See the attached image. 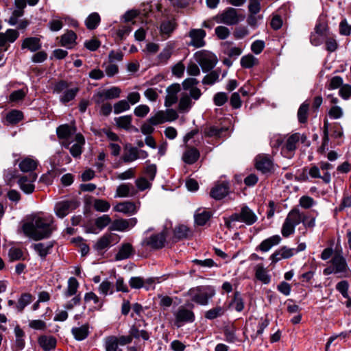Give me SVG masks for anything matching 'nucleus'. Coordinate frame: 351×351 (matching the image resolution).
<instances>
[{
  "label": "nucleus",
  "mask_w": 351,
  "mask_h": 351,
  "mask_svg": "<svg viewBox=\"0 0 351 351\" xmlns=\"http://www.w3.org/2000/svg\"><path fill=\"white\" fill-rule=\"evenodd\" d=\"M22 228L26 236L35 241L49 238L55 229L52 226V221L36 215L30 221L25 223Z\"/></svg>",
  "instance_id": "1"
},
{
  "label": "nucleus",
  "mask_w": 351,
  "mask_h": 351,
  "mask_svg": "<svg viewBox=\"0 0 351 351\" xmlns=\"http://www.w3.org/2000/svg\"><path fill=\"white\" fill-rule=\"evenodd\" d=\"M329 163L321 162L317 165L304 167L297 171L295 179L299 182H307L311 178H321L324 182H329Z\"/></svg>",
  "instance_id": "2"
},
{
  "label": "nucleus",
  "mask_w": 351,
  "mask_h": 351,
  "mask_svg": "<svg viewBox=\"0 0 351 351\" xmlns=\"http://www.w3.org/2000/svg\"><path fill=\"white\" fill-rule=\"evenodd\" d=\"M226 227L231 230L234 227V222L241 221L247 226H251L256 222L258 217L254 211L247 206H244L241 208L240 213H234L228 217H223Z\"/></svg>",
  "instance_id": "3"
},
{
  "label": "nucleus",
  "mask_w": 351,
  "mask_h": 351,
  "mask_svg": "<svg viewBox=\"0 0 351 351\" xmlns=\"http://www.w3.org/2000/svg\"><path fill=\"white\" fill-rule=\"evenodd\" d=\"M330 274H334L340 278H346L351 276V270L341 252L337 251L333 254L330 247Z\"/></svg>",
  "instance_id": "4"
},
{
  "label": "nucleus",
  "mask_w": 351,
  "mask_h": 351,
  "mask_svg": "<svg viewBox=\"0 0 351 351\" xmlns=\"http://www.w3.org/2000/svg\"><path fill=\"white\" fill-rule=\"evenodd\" d=\"M215 294V291L210 286H197L190 289L186 295L195 303L206 306Z\"/></svg>",
  "instance_id": "5"
},
{
  "label": "nucleus",
  "mask_w": 351,
  "mask_h": 351,
  "mask_svg": "<svg viewBox=\"0 0 351 351\" xmlns=\"http://www.w3.org/2000/svg\"><path fill=\"white\" fill-rule=\"evenodd\" d=\"M328 31V19L326 15L319 16L315 26V32L311 35V43L315 46L325 42L326 49L329 51V40L326 37Z\"/></svg>",
  "instance_id": "6"
},
{
  "label": "nucleus",
  "mask_w": 351,
  "mask_h": 351,
  "mask_svg": "<svg viewBox=\"0 0 351 351\" xmlns=\"http://www.w3.org/2000/svg\"><path fill=\"white\" fill-rule=\"evenodd\" d=\"M308 145L307 142V137L304 134H300L296 132L289 136L285 141L282 147L281 148V152L289 158L293 156L295 150L298 148L299 143Z\"/></svg>",
  "instance_id": "7"
},
{
  "label": "nucleus",
  "mask_w": 351,
  "mask_h": 351,
  "mask_svg": "<svg viewBox=\"0 0 351 351\" xmlns=\"http://www.w3.org/2000/svg\"><path fill=\"white\" fill-rule=\"evenodd\" d=\"M302 215L298 208L292 209L287 215L281 228L282 235L287 238L295 232V227L301 223Z\"/></svg>",
  "instance_id": "8"
},
{
  "label": "nucleus",
  "mask_w": 351,
  "mask_h": 351,
  "mask_svg": "<svg viewBox=\"0 0 351 351\" xmlns=\"http://www.w3.org/2000/svg\"><path fill=\"white\" fill-rule=\"evenodd\" d=\"M194 58L204 73H208L213 69L218 62L216 55L208 51H197L194 54Z\"/></svg>",
  "instance_id": "9"
},
{
  "label": "nucleus",
  "mask_w": 351,
  "mask_h": 351,
  "mask_svg": "<svg viewBox=\"0 0 351 351\" xmlns=\"http://www.w3.org/2000/svg\"><path fill=\"white\" fill-rule=\"evenodd\" d=\"M173 315L175 317L174 324L178 328L187 323H193L195 319L194 312L185 306H180L173 313Z\"/></svg>",
  "instance_id": "10"
},
{
  "label": "nucleus",
  "mask_w": 351,
  "mask_h": 351,
  "mask_svg": "<svg viewBox=\"0 0 351 351\" xmlns=\"http://www.w3.org/2000/svg\"><path fill=\"white\" fill-rule=\"evenodd\" d=\"M76 133V127L69 124H63L56 129V134L59 139L63 140L62 145L69 148L73 141L71 138Z\"/></svg>",
  "instance_id": "11"
},
{
  "label": "nucleus",
  "mask_w": 351,
  "mask_h": 351,
  "mask_svg": "<svg viewBox=\"0 0 351 351\" xmlns=\"http://www.w3.org/2000/svg\"><path fill=\"white\" fill-rule=\"evenodd\" d=\"M167 239V232L163 230L158 234H152L148 238L145 239L143 245H147L154 250L161 249L165 246Z\"/></svg>",
  "instance_id": "12"
},
{
  "label": "nucleus",
  "mask_w": 351,
  "mask_h": 351,
  "mask_svg": "<svg viewBox=\"0 0 351 351\" xmlns=\"http://www.w3.org/2000/svg\"><path fill=\"white\" fill-rule=\"evenodd\" d=\"M255 167L258 171L264 174L274 171V163L269 155L259 154L255 158Z\"/></svg>",
  "instance_id": "13"
},
{
  "label": "nucleus",
  "mask_w": 351,
  "mask_h": 351,
  "mask_svg": "<svg viewBox=\"0 0 351 351\" xmlns=\"http://www.w3.org/2000/svg\"><path fill=\"white\" fill-rule=\"evenodd\" d=\"M121 90L117 86H113L108 89H105L102 91L98 92L95 96V101L96 104H99L103 103L105 100L112 99L119 97Z\"/></svg>",
  "instance_id": "14"
},
{
  "label": "nucleus",
  "mask_w": 351,
  "mask_h": 351,
  "mask_svg": "<svg viewBox=\"0 0 351 351\" xmlns=\"http://www.w3.org/2000/svg\"><path fill=\"white\" fill-rule=\"evenodd\" d=\"M206 33L203 29H191L189 32L191 41L188 45L195 48L202 47L206 45Z\"/></svg>",
  "instance_id": "15"
},
{
  "label": "nucleus",
  "mask_w": 351,
  "mask_h": 351,
  "mask_svg": "<svg viewBox=\"0 0 351 351\" xmlns=\"http://www.w3.org/2000/svg\"><path fill=\"white\" fill-rule=\"evenodd\" d=\"M37 179V174L29 173L28 176H23L19 178L18 184L20 189L27 194H30L34 191L35 186L33 184Z\"/></svg>",
  "instance_id": "16"
},
{
  "label": "nucleus",
  "mask_w": 351,
  "mask_h": 351,
  "mask_svg": "<svg viewBox=\"0 0 351 351\" xmlns=\"http://www.w3.org/2000/svg\"><path fill=\"white\" fill-rule=\"evenodd\" d=\"M137 223V219L135 217L130 219H115L111 223L109 229L110 230H116L124 232L127 230L133 228Z\"/></svg>",
  "instance_id": "17"
},
{
  "label": "nucleus",
  "mask_w": 351,
  "mask_h": 351,
  "mask_svg": "<svg viewBox=\"0 0 351 351\" xmlns=\"http://www.w3.org/2000/svg\"><path fill=\"white\" fill-rule=\"evenodd\" d=\"M219 23L228 25H236L239 22L237 11L235 8H228L221 14L217 16Z\"/></svg>",
  "instance_id": "18"
},
{
  "label": "nucleus",
  "mask_w": 351,
  "mask_h": 351,
  "mask_svg": "<svg viewBox=\"0 0 351 351\" xmlns=\"http://www.w3.org/2000/svg\"><path fill=\"white\" fill-rule=\"evenodd\" d=\"M75 207L76 205L74 201H61L56 204L54 211L58 217L63 218L69 213L71 209Z\"/></svg>",
  "instance_id": "19"
},
{
  "label": "nucleus",
  "mask_w": 351,
  "mask_h": 351,
  "mask_svg": "<svg viewBox=\"0 0 351 351\" xmlns=\"http://www.w3.org/2000/svg\"><path fill=\"white\" fill-rule=\"evenodd\" d=\"M295 255L293 248H289L287 246H282L276 250L271 256L270 260L272 263H276L282 259H287Z\"/></svg>",
  "instance_id": "20"
},
{
  "label": "nucleus",
  "mask_w": 351,
  "mask_h": 351,
  "mask_svg": "<svg viewBox=\"0 0 351 351\" xmlns=\"http://www.w3.org/2000/svg\"><path fill=\"white\" fill-rule=\"evenodd\" d=\"M229 193V184L228 182L218 183L210 191V195L216 200L224 198Z\"/></svg>",
  "instance_id": "21"
},
{
  "label": "nucleus",
  "mask_w": 351,
  "mask_h": 351,
  "mask_svg": "<svg viewBox=\"0 0 351 351\" xmlns=\"http://www.w3.org/2000/svg\"><path fill=\"white\" fill-rule=\"evenodd\" d=\"M117 236L112 233L104 234L95 244L94 248L97 251H102L109 247L112 243H117L118 241H115Z\"/></svg>",
  "instance_id": "22"
},
{
  "label": "nucleus",
  "mask_w": 351,
  "mask_h": 351,
  "mask_svg": "<svg viewBox=\"0 0 351 351\" xmlns=\"http://www.w3.org/2000/svg\"><path fill=\"white\" fill-rule=\"evenodd\" d=\"M55 241H48L46 243H38L32 245V248L38 254V256L45 260L46 256L51 254Z\"/></svg>",
  "instance_id": "23"
},
{
  "label": "nucleus",
  "mask_w": 351,
  "mask_h": 351,
  "mask_svg": "<svg viewBox=\"0 0 351 351\" xmlns=\"http://www.w3.org/2000/svg\"><path fill=\"white\" fill-rule=\"evenodd\" d=\"M113 210L116 212L122 213L128 215H134L137 213L136 204L130 201L118 203L114 206Z\"/></svg>",
  "instance_id": "24"
},
{
  "label": "nucleus",
  "mask_w": 351,
  "mask_h": 351,
  "mask_svg": "<svg viewBox=\"0 0 351 351\" xmlns=\"http://www.w3.org/2000/svg\"><path fill=\"white\" fill-rule=\"evenodd\" d=\"M281 237L276 234L263 240L256 248L263 252H268L272 247L278 245L281 242Z\"/></svg>",
  "instance_id": "25"
},
{
  "label": "nucleus",
  "mask_w": 351,
  "mask_h": 351,
  "mask_svg": "<svg viewBox=\"0 0 351 351\" xmlns=\"http://www.w3.org/2000/svg\"><path fill=\"white\" fill-rule=\"evenodd\" d=\"M75 143H74L71 147L69 146V149L71 154L74 157H80L82 153V147L85 144V138L84 136L80 134H76L75 136Z\"/></svg>",
  "instance_id": "26"
},
{
  "label": "nucleus",
  "mask_w": 351,
  "mask_h": 351,
  "mask_svg": "<svg viewBox=\"0 0 351 351\" xmlns=\"http://www.w3.org/2000/svg\"><path fill=\"white\" fill-rule=\"evenodd\" d=\"M38 343L45 351H50L56 348V339L51 335H41L38 339Z\"/></svg>",
  "instance_id": "27"
},
{
  "label": "nucleus",
  "mask_w": 351,
  "mask_h": 351,
  "mask_svg": "<svg viewBox=\"0 0 351 351\" xmlns=\"http://www.w3.org/2000/svg\"><path fill=\"white\" fill-rule=\"evenodd\" d=\"M228 128L212 125L204 129V134L207 137L223 138L226 136Z\"/></svg>",
  "instance_id": "28"
},
{
  "label": "nucleus",
  "mask_w": 351,
  "mask_h": 351,
  "mask_svg": "<svg viewBox=\"0 0 351 351\" xmlns=\"http://www.w3.org/2000/svg\"><path fill=\"white\" fill-rule=\"evenodd\" d=\"M42 47L40 40L37 37H28L25 38L21 44V49H27L32 52H36Z\"/></svg>",
  "instance_id": "29"
},
{
  "label": "nucleus",
  "mask_w": 351,
  "mask_h": 351,
  "mask_svg": "<svg viewBox=\"0 0 351 351\" xmlns=\"http://www.w3.org/2000/svg\"><path fill=\"white\" fill-rule=\"evenodd\" d=\"M135 252L134 247L132 244L129 243H123L119 252L115 255V259L117 261H121L130 258Z\"/></svg>",
  "instance_id": "30"
},
{
  "label": "nucleus",
  "mask_w": 351,
  "mask_h": 351,
  "mask_svg": "<svg viewBox=\"0 0 351 351\" xmlns=\"http://www.w3.org/2000/svg\"><path fill=\"white\" fill-rule=\"evenodd\" d=\"M124 149L125 153L122 156L124 162H131L138 158V148L132 147L130 144H126Z\"/></svg>",
  "instance_id": "31"
},
{
  "label": "nucleus",
  "mask_w": 351,
  "mask_h": 351,
  "mask_svg": "<svg viewBox=\"0 0 351 351\" xmlns=\"http://www.w3.org/2000/svg\"><path fill=\"white\" fill-rule=\"evenodd\" d=\"M221 72L220 68H217L215 70H211L203 77L202 83L204 85L213 86L216 82L220 81L219 77Z\"/></svg>",
  "instance_id": "32"
},
{
  "label": "nucleus",
  "mask_w": 351,
  "mask_h": 351,
  "mask_svg": "<svg viewBox=\"0 0 351 351\" xmlns=\"http://www.w3.org/2000/svg\"><path fill=\"white\" fill-rule=\"evenodd\" d=\"M200 154L197 149L189 147L182 155V160L189 165L194 164L199 158Z\"/></svg>",
  "instance_id": "33"
},
{
  "label": "nucleus",
  "mask_w": 351,
  "mask_h": 351,
  "mask_svg": "<svg viewBox=\"0 0 351 351\" xmlns=\"http://www.w3.org/2000/svg\"><path fill=\"white\" fill-rule=\"evenodd\" d=\"M256 278L265 285L270 282L271 277L262 264H258L254 267Z\"/></svg>",
  "instance_id": "34"
},
{
  "label": "nucleus",
  "mask_w": 351,
  "mask_h": 351,
  "mask_svg": "<svg viewBox=\"0 0 351 351\" xmlns=\"http://www.w3.org/2000/svg\"><path fill=\"white\" fill-rule=\"evenodd\" d=\"M213 214L210 211L206 210H197L194 215L195 223L197 226H204L211 218Z\"/></svg>",
  "instance_id": "35"
},
{
  "label": "nucleus",
  "mask_w": 351,
  "mask_h": 351,
  "mask_svg": "<svg viewBox=\"0 0 351 351\" xmlns=\"http://www.w3.org/2000/svg\"><path fill=\"white\" fill-rule=\"evenodd\" d=\"M71 333L76 340L82 341L89 335V326L84 324L80 327H74L71 329Z\"/></svg>",
  "instance_id": "36"
},
{
  "label": "nucleus",
  "mask_w": 351,
  "mask_h": 351,
  "mask_svg": "<svg viewBox=\"0 0 351 351\" xmlns=\"http://www.w3.org/2000/svg\"><path fill=\"white\" fill-rule=\"evenodd\" d=\"M76 38L77 36L73 31H67L61 36V45L68 49H72L75 45Z\"/></svg>",
  "instance_id": "37"
},
{
  "label": "nucleus",
  "mask_w": 351,
  "mask_h": 351,
  "mask_svg": "<svg viewBox=\"0 0 351 351\" xmlns=\"http://www.w3.org/2000/svg\"><path fill=\"white\" fill-rule=\"evenodd\" d=\"M19 166L21 171L32 173L36 169L38 162L33 158L27 157L20 162Z\"/></svg>",
  "instance_id": "38"
},
{
  "label": "nucleus",
  "mask_w": 351,
  "mask_h": 351,
  "mask_svg": "<svg viewBox=\"0 0 351 351\" xmlns=\"http://www.w3.org/2000/svg\"><path fill=\"white\" fill-rule=\"evenodd\" d=\"M135 194V190L132 184H121L116 190V197H125L133 196Z\"/></svg>",
  "instance_id": "39"
},
{
  "label": "nucleus",
  "mask_w": 351,
  "mask_h": 351,
  "mask_svg": "<svg viewBox=\"0 0 351 351\" xmlns=\"http://www.w3.org/2000/svg\"><path fill=\"white\" fill-rule=\"evenodd\" d=\"M226 311V308L223 306H217L209 309L204 313V317L209 320L215 319L217 317L223 316Z\"/></svg>",
  "instance_id": "40"
},
{
  "label": "nucleus",
  "mask_w": 351,
  "mask_h": 351,
  "mask_svg": "<svg viewBox=\"0 0 351 351\" xmlns=\"http://www.w3.org/2000/svg\"><path fill=\"white\" fill-rule=\"evenodd\" d=\"M101 22V17L97 12L90 14L85 20V25L88 29H95Z\"/></svg>",
  "instance_id": "41"
},
{
  "label": "nucleus",
  "mask_w": 351,
  "mask_h": 351,
  "mask_svg": "<svg viewBox=\"0 0 351 351\" xmlns=\"http://www.w3.org/2000/svg\"><path fill=\"white\" fill-rule=\"evenodd\" d=\"M33 300V295L29 293H22L18 300L16 308L18 312H23V309Z\"/></svg>",
  "instance_id": "42"
},
{
  "label": "nucleus",
  "mask_w": 351,
  "mask_h": 351,
  "mask_svg": "<svg viewBox=\"0 0 351 351\" xmlns=\"http://www.w3.org/2000/svg\"><path fill=\"white\" fill-rule=\"evenodd\" d=\"M79 287V282L77 279L74 277H71L68 280V285L64 293L65 298H69L75 295Z\"/></svg>",
  "instance_id": "43"
},
{
  "label": "nucleus",
  "mask_w": 351,
  "mask_h": 351,
  "mask_svg": "<svg viewBox=\"0 0 351 351\" xmlns=\"http://www.w3.org/2000/svg\"><path fill=\"white\" fill-rule=\"evenodd\" d=\"M193 102L188 93H182L179 101L178 108L180 112H188L192 107Z\"/></svg>",
  "instance_id": "44"
},
{
  "label": "nucleus",
  "mask_w": 351,
  "mask_h": 351,
  "mask_svg": "<svg viewBox=\"0 0 351 351\" xmlns=\"http://www.w3.org/2000/svg\"><path fill=\"white\" fill-rule=\"evenodd\" d=\"M79 91L80 88L78 87L68 88L60 96V101L63 104H66L75 99Z\"/></svg>",
  "instance_id": "45"
},
{
  "label": "nucleus",
  "mask_w": 351,
  "mask_h": 351,
  "mask_svg": "<svg viewBox=\"0 0 351 351\" xmlns=\"http://www.w3.org/2000/svg\"><path fill=\"white\" fill-rule=\"evenodd\" d=\"M132 116L125 115L114 118V121L117 127L124 129L125 130H130L132 126Z\"/></svg>",
  "instance_id": "46"
},
{
  "label": "nucleus",
  "mask_w": 351,
  "mask_h": 351,
  "mask_svg": "<svg viewBox=\"0 0 351 351\" xmlns=\"http://www.w3.org/2000/svg\"><path fill=\"white\" fill-rule=\"evenodd\" d=\"M84 302L88 303L91 301L93 302L95 306L94 308L97 310H100L103 305L104 301L101 300L94 292L90 291L86 293L84 298Z\"/></svg>",
  "instance_id": "47"
},
{
  "label": "nucleus",
  "mask_w": 351,
  "mask_h": 351,
  "mask_svg": "<svg viewBox=\"0 0 351 351\" xmlns=\"http://www.w3.org/2000/svg\"><path fill=\"white\" fill-rule=\"evenodd\" d=\"M173 49L174 46L172 44L169 43L158 54V63L166 64L168 60L171 58Z\"/></svg>",
  "instance_id": "48"
},
{
  "label": "nucleus",
  "mask_w": 351,
  "mask_h": 351,
  "mask_svg": "<svg viewBox=\"0 0 351 351\" xmlns=\"http://www.w3.org/2000/svg\"><path fill=\"white\" fill-rule=\"evenodd\" d=\"M309 103H302L298 110V119L300 123H306L308 120Z\"/></svg>",
  "instance_id": "49"
},
{
  "label": "nucleus",
  "mask_w": 351,
  "mask_h": 351,
  "mask_svg": "<svg viewBox=\"0 0 351 351\" xmlns=\"http://www.w3.org/2000/svg\"><path fill=\"white\" fill-rule=\"evenodd\" d=\"M230 307H233L237 312H241L244 308V302L239 291H235L233 298L229 304Z\"/></svg>",
  "instance_id": "50"
},
{
  "label": "nucleus",
  "mask_w": 351,
  "mask_h": 351,
  "mask_svg": "<svg viewBox=\"0 0 351 351\" xmlns=\"http://www.w3.org/2000/svg\"><path fill=\"white\" fill-rule=\"evenodd\" d=\"M118 337L116 336H109L105 339L106 351H122L119 348Z\"/></svg>",
  "instance_id": "51"
},
{
  "label": "nucleus",
  "mask_w": 351,
  "mask_h": 351,
  "mask_svg": "<svg viewBox=\"0 0 351 351\" xmlns=\"http://www.w3.org/2000/svg\"><path fill=\"white\" fill-rule=\"evenodd\" d=\"M328 120H324V136L323 138V142L322 145L318 148L317 152L320 154L325 155L328 158H329V153L326 154V151L328 149Z\"/></svg>",
  "instance_id": "52"
},
{
  "label": "nucleus",
  "mask_w": 351,
  "mask_h": 351,
  "mask_svg": "<svg viewBox=\"0 0 351 351\" xmlns=\"http://www.w3.org/2000/svg\"><path fill=\"white\" fill-rule=\"evenodd\" d=\"M236 328L233 326H227L223 329V334L225 336V340L228 343H235L237 341L238 339L236 335Z\"/></svg>",
  "instance_id": "53"
},
{
  "label": "nucleus",
  "mask_w": 351,
  "mask_h": 351,
  "mask_svg": "<svg viewBox=\"0 0 351 351\" xmlns=\"http://www.w3.org/2000/svg\"><path fill=\"white\" fill-rule=\"evenodd\" d=\"M5 119L10 124H16L23 119V114L20 110H12L7 114Z\"/></svg>",
  "instance_id": "54"
},
{
  "label": "nucleus",
  "mask_w": 351,
  "mask_h": 351,
  "mask_svg": "<svg viewBox=\"0 0 351 351\" xmlns=\"http://www.w3.org/2000/svg\"><path fill=\"white\" fill-rule=\"evenodd\" d=\"M258 63V59L252 54L244 56L241 58V65L245 69H250Z\"/></svg>",
  "instance_id": "55"
},
{
  "label": "nucleus",
  "mask_w": 351,
  "mask_h": 351,
  "mask_svg": "<svg viewBox=\"0 0 351 351\" xmlns=\"http://www.w3.org/2000/svg\"><path fill=\"white\" fill-rule=\"evenodd\" d=\"M165 115L166 114H165L164 111L159 110L154 116L149 117L147 120V122L154 125L164 123L167 122Z\"/></svg>",
  "instance_id": "56"
},
{
  "label": "nucleus",
  "mask_w": 351,
  "mask_h": 351,
  "mask_svg": "<svg viewBox=\"0 0 351 351\" xmlns=\"http://www.w3.org/2000/svg\"><path fill=\"white\" fill-rule=\"evenodd\" d=\"M98 291L100 294L106 296L107 295L114 293L113 285L108 280H104L99 286Z\"/></svg>",
  "instance_id": "57"
},
{
  "label": "nucleus",
  "mask_w": 351,
  "mask_h": 351,
  "mask_svg": "<svg viewBox=\"0 0 351 351\" xmlns=\"http://www.w3.org/2000/svg\"><path fill=\"white\" fill-rule=\"evenodd\" d=\"M111 221V218L108 215H103L95 219V224L99 230H101L108 226Z\"/></svg>",
  "instance_id": "58"
},
{
  "label": "nucleus",
  "mask_w": 351,
  "mask_h": 351,
  "mask_svg": "<svg viewBox=\"0 0 351 351\" xmlns=\"http://www.w3.org/2000/svg\"><path fill=\"white\" fill-rule=\"evenodd\" d=\"M93 207L97 211L106 212L110 209V204L106 200L97 199L94 201Z\"/></svg>",
  "instance_id": "59"
},
{
  "label": "nucleus",
  "mask_w": 351,
  "mask_h": 351,
  "mask_svg": "<svg viewBox=\"0 0 351 351\" xmlns=\"http://www.w3.org/2000/svg\"><path fill=\"white\" fill-rule=\"evenodd\" d=\"M175 28L176 25L173 21H164L160 25V32L161 34H166L169 36L173 32Z\"/></svg>",
  "instance_id": "60"
},
{
  "label": "nucleus",
  "mask_w": 351,
  "mask_h": 351,
  "mask_svg": "<svg viewBox=\"0 0 351 351\" xmlns=\"http://www.w3.org/2000/svg\"><path fill=\"white\" fill-rule=\"evenodd\" d=\"M130 106L125 99L120 100L114 104V113L120 114L124 111L128 110Z\"/></svg>",
  "instance_id": "61"
},
{
  "label": "nucleus",
  "mask_w": 351,
  "mask_h": 351,
  "mask_svg": "<svg viewBox=\"0 0 351 351\" xmlns=\"http://www.w3.org/2000/svg\"><path fill=\"white\" fill-rule=\"evenodd\" d=\"M269 320L267 317H261L258 322V329L254 335H252V339H256L261 335L264 330L269 326Z\"/></svg>",
  "instance_id": "62"
},
{
  "label": "nucleus",
  "mask_w": 351,
  "mask_h": 351,
  "mask_svg": "<svg viewBox=\"0 0 351 351\" xmlns=\"http://www.w3.org/2000/svg\"><path fill=\"white\" fill-rule=\"evenodd\" d=\"M228 100V95L224 92L217 93L213 97L214 104L217 106L224 105Z\"/></svg>",
  "instance_id": "63"
},
{
  "label": "nucleus",
  "mask_w": 351,
  "mask_h": 351,
  "mask_svg": "<svg viewBox=\"0 0 351 351\" xmlns=\"http://www.w3.org/2000/svg\"><path fill=\"white\" fill-rule=\"evenodd\" d=\"M189 232V229L184 225H180L174 229V237L178 239L186 238Z\"/></svg>",
  "instance_id": "64"
}]
</instances>
